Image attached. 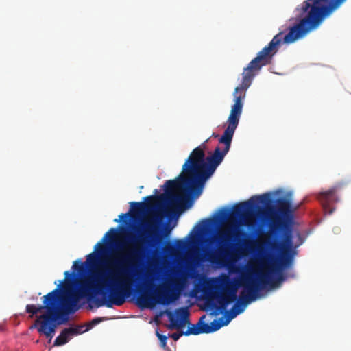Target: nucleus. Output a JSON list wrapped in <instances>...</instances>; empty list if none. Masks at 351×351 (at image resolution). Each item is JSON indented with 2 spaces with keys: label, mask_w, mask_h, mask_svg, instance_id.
Here are the masks:
<instances>
[{
  "label": "nucleus",
  "mask_w": 351,
  "mask_h": 351,
  "mask_svg": "<svg viewBox=\"0 0 351 351\" xmlns=\"http://www.w3.org/2000/svg\"><path fill=\"white\" fill-rule=\"evenodd\" d=\"M293 221L291 201L285 197L275 201L271 194L264 193L243 201V226L255 234L269 228L252 245L253 278L247 281L243 273V312L257 299L259 291L284 280L283 270L291 265L295 254Z\"/></svg>",
  "instance_id": "1"
},
{
  "label": "nucleus",
  "mask_w": 351,
  "mask_h": 351,
  "mask_svg": "<svg viewBox=\"0 0 351 351\" xmlns=\"http://www.w3.org/2000/svg\"><path fill=\"white\" fill-rule=\"evenodd\" d=\"M241 110V96H237L228 119V126L219 141L224 147L217 146L213 153L206 158V139L195 148L182 165V173L176 180H167L164 184L165 191L169 203L179 205L189 197H198L202 193L204 185L222 162L228 152L232 136L239 123V114Z\"/></svg>",
  "instance_id": "2"
},
{
  "label": "nucleus",
  "mask_w": 351,
  "mask_h": 351,
  "mask_svg": "<svg viewBox=\"0 0 351 351\" xmlns=\"http://www.w3.org/2000/svg\"><path fill=\"white\" fill-rule=\"evenodd\" d=\"M160 218L153 215L143 223L144 229L139 237L132 241V247L128 250L120 260L115 261L116 269L99 271L93 276L90 289L100 293L103 299L97 300V306H106L108 308L113 305L121 306L131 293L134 276L131 275L130 269L136 268L142 263L147 255L146 247H154L161 241L159 224Z\"/></svg>",
  "instance_id": "3"
},
{
  "label": "nucleus",
  "mask_w": 351,
  "mask_h": 351,
  "mask_svg": "<svg viewBox=\"0 0 351 351\" xmlns=\"http://www.w3.org/2000/svg\"><path fill=\"white\" fill-rule=\"evenodd\" d=\"M213 221L217 227L213 237L216 247L208 254V261L225 267L241 260V202L220 208Z\"/></svg>",
  "instance_id": "4"
},
{
  "label": "nucleus",
  "mask_w": 351,
  "mask_h": 351,
  "mask_svg": "<svg viewBox=\"0 0 351 351\" xmlns=\"http://www.w3.org/2000/svg\"><path fill=\"white\" fill-rule=\"evenodd\" d=\"M234 281L228 276H223L218 286L204 287L203 293L206 296V307L213 310L212 315H218L225 313L226 321L221 322L223 326L228 324L231 319L241 313V292L237 295V289L241 288V263L235 268Z\"/></svg>",
  "instance_id": "5"
},
{
  "label": "nucleus",
  "mask_w": 351,
  "mask_h": 351,
  "mask_svg": "<svg viewBox=\"0 0 351 351\" xmlns=\"http://www.w3.org/2000/svg\"><path fill=\"white\" fill-rule=\"evenodd\" d=\"M60 285L43 298V306L27 304L26 312L29 318L46 309L47 313L37 316L34 323L29 329L36 328L38 332L44 335L49 341L53 337L58 325L64 324L69 320V314L72 313L71 306L76 299L71 298L68 304H60Z\"/></svg>",
  "instance_id": "6"
},
{
  "label": "nucleus",
  "mask_w": 351,
  "mask_h": 351,
  "mask_svg": "<svg viewBox=\"0 0 351 351\" xmlns=\"http://www.w3.org/2000/svg\"><path fill=\"white\" fill-rule=\"evenodd\" d=\"M173 274L176 277L170 278L168 284L152 291L154 287L153 284L154 278L151 271H148L143 288L138 289L139 295L137 299L138 304L143 307H151L155 304L168 305L175 302L179 295L178 293L170 288V285L176 289H180L182 287L185 278L180 276L178 271L173 272Z\"/></svg>",
  "instance_id": "7"
},
{
  "label": "nucleus",
  "mask_w": 351,
  "mask_h": 351,
  "mask_svg": "<svg viewBox=\"0 0 351 351\" xmlns=\"http://www.w3.org/2000/svg\"><path fill=\"white\" fill-rule=\"evenodd\" d=\"M170 324L168 328L171 330L181 329L185 325H188V329L184 332V335H197L202 333H210L220 329L223 324L217 319L213 320L210 324L205 323L206 315H202L196 324H191L189 322V311L187 308H180L176 311V314L171 311H167Z\"/></svg>",
  "instance_id": "8"
},
{
  "label": "nucleus",
  "mask_w": 351,
  "mask_h": 351,
  "mask_svg": "<svg viewBox=\"0 0 351 351\" xmlns=\"http://www.w3.org/2000/svg\"><path fill=\"white\" fill-rule=\"evenodd\" d=\"M64 274L65 278L59 284L60 285V304H68L73 298L76 299V301L71 307L72 313H74L79 308V306H77L79 299L81 298L82 295H84L87 291L90 289L91 283L81 284L78 291H75L73 290V273H71L69 271H66Z\"/></svg>",
  "instance_id": "9"
},
{
  "label": "nucleus",
  "mask_w": 351,
  "mask_h": 351,
  "mask_svg": "<svg viewBox=\"0 0 351 351\" xmlns=\"http://www.w3.org/2000/svg\"><path fill=\"white\" fill-rule=\"evenodd\" d=\"M117 235V230L112 228L104 234L101 240L95 245V252L88 254L86 257V263L90 267L96 266L99 261L105 256L108 252V247L104 243L108 240H113Z\"/></svg>",
  "instance_id": "10"
},
{
  "label": "nucleus",
  "mask_w": 351,
  "mask_h": 351,
  "mask_svg": "<svg viewBox=\"0 0 351 351\" xmlns=\"http://www.w3.org/2000/svg\"><path fill=\"white\" fill-rule=\"evenodd\" d=\"M340 187V185H336L330 189L321 192L318 194L317 199L322 203L323 208L326 213L331 214L333 212L334 208H332V204L338 202L337 192Z\"/></svg>",
  "instance_id": "11"
},
{
  "label": "nucleus",
  "mask_w": 351,
  "mask_h": 351,
  "mask_svg": "<svg viewBox=\"0 0 351 351\" xmlns=\"http://www.w3.org/2000/svg\"><path fill=\"white\" fill-rule=\"evenodd\" d=\"M84 326L77 325L75 327H69L62 330L60 334L56 338L53 346H60L64 345L69 340L70 336L77 335L82 333Z\"/></svg>",
  "instance_id": "12"
},
{
  "label": "nucleus",
  "mask_w": 351,
  "mask_h": 351,
  "mask_svg": "<svg viewBox=\"0 0 351 351\" xmlns=\"http://www.w3.org/2000/svg\"><path fill=\"white\" fill-rule=\"evenodd\" d=\"M346 0H319V17H328Z\"/></svg>",
  "instance_id": "13"
},
{
  "label": "nucleus",
  "mask_w": 351,
  "mask_h": 351,
  "mask_svg": "<svg viewBox=\"0 0 351 351\" xmlns=\"http://www.w3.org/2000/svg\"><path fill=\"white\" fill-rule=\"evenodd\" d=\"M147 202H130V211L134 215H139L145 210H151L154 209V202L156 197L153 195L147 196L144 198Z\"/></svg>",
  "instance_id": "14"
},
{
  "label": "nucleus",
  "mask_w": 351,
  "mask_h": 351,
  "mask_svg": "<svg viewBox=\"0 0 351 351\" xmlns=\"http://www.w3.org/2000/svg\"><path fill=\"white\" fill-rule=\"evenodd\" d=\"M108 318L107 317H96V318H94L89 324L87 326V328L85 329V330H83L82 329V333L88 330L90 328H91L93 326L99 324L100 322H103V321H105V320H107Z\"/></svg>",
  "instance_id": "15"
},
{
  "label": "nucleus",
  "mask_w": 351,
  "mask_h": 351,
  "mask_svg": "<svg viewBox=\"0 0 351 351\" xmlns=\"http://www.w3.org/2000/svg\"><path fill=\"white\" fill-rule=\"evenodd\" d=\"M72 268L79 273H82L85 269V263L80 262V261H75L73 263Z\"/></svg>",
  "instance_id": "16"
},
{
  "label": "nucleus",
  "mask_w": 351,
  "mask_h": 351,
  "mask_svg": "<svg viewBox=\"0 0 351 351\" xmlns=\"http://www.w3.org/2000/svg\"><path fill=\"white\" fill-rule=\"evenodd\" d=\"M156 336L160 341L161 346L164 348H166L167 337L165 335L159 333L158 330H156Z\"/></svg>",
  "instance_id": "17"
},
{
  "label": "nucleus",
  "mask_w": 351,
  "mask_h": 351,
  "mask_svg": "<svg viewBox=\"0 0 351 351\" xmlns=\"http://www.w3.org/2000/svg\"><path fill=\"white\" fill-rule=\"evenodd\" d=\"M184 331H181L180 332H175V333H173L171 335V337L174 340V341H178L180 337L182 335H184Z\"/></svg>",
  "instance_id": "18"
},
{
  "label": "nucleus",
  "mask_w": 351,
  "mask_h": 351,
  "mask_svg": "<svg viewBox=\"0 0 351 351\" xmlns=\"http://www.w3.org/2000/svg\"><path fill=\"white\" fill-rule=\"evenodd\" d=\"M129 215H130V213H125V214L122 213V214H121V215L119 216V219H114V221L115 222H119L121 220H124V218L128 217L129 216Z\"/></svg>",
  "instance_id": "19"
},
{
  "label": "nucleus",
  "mask_w": 351,
  "mask_h": 351,
  "mask_svg": "<svg viewBox=\"0 0 351 351\" xmlns=\"http://www.w3.org/2000/svg\"><path fill=\"white\" fill-rule=\"evenodd\" d=\"M177 244L179 247H181V246L182 247L184 245V243L181 240H178Z\"/></svg>",
  "instance_id": "20"
},
{
  "label": "nucleus",
  "mask_w": 351,
  "mask_h": 351,
  "mask_svg": "<svg viewBox=\"0 0 351 351\" xmlns=\"http://www.w3.org/2000/svg\"><path fill=\"white\" fill-rule=\"evenodd\" d=\"M209 222H210V219H205L202 221V223H204V226H207Z\"/></svg>",
  "instance_id": "21"
},
{
  "label": "nucleus",
  "mask_w": 351,
  "mask_h": 351,
  "mask_svg": "<svg viewBox=\"0 0 351 351\" xmlns=\"http://www.w3.org/2000/svg\"><path fill=\"white\" fill-rule=\"evenodd\" d=\"M241 90V87L237 86V87L235 88V93H238V92H239Z\"/></svg>",
  "instance_id": "22"
},
{
  "label": "nucleus",
  "mask_w": 351,
  "mask_h": 351,
  "mask_svg": "<svg viewBox=\"0 0 351 351\" xmlns=\"http://www.w3.org/2000/svg\"><path fill=\"white\" fill-rule=\"evenodd\" d=\"M165 250H168V251H169V250H173V247H171H171H165Z\"/></svg>",
  "instance_id": "23"
},
{
  "label": "nucleus",
  "mask_w": 351,
  "mask_h": 351,
  "mask_svg": "<svg viewBox=\"0 0 351 351\" xmlns=\"http://www.w3.org/2000/svg\"><path fill=\"white\" fill-rule=\"evenodd\" d=\"M242 235H243V243H244V237L245 236V233L244 232L243 230Z\"/></svg>",
  "instance_id": "24"
},
{
  "label": "nucleus",
  "mask_w": 351,
  "mask_h": 351,
  "mask_svg": "<svg viewBox=\"0 0 351 351\" xmlns=\"http://www.w3.org/2000/svg\"><path fill=\"white\" fill-rule=\"evenodd\" d=\"M212 136H214V137H217L218 135L215 134V133L213 134Z\"/></svg>",
  "instance_id": "25"
},
{
  "label": "nucleus",
  "mask_w": 351,
  "mask_h": 351,
  "mask_svg": "<svg viewBox=\"0 0 351 351\" xmlns=\"http://www.w3.org/2000/svg\"><path fill=\"white\" fill-rule=\"evenodd\" d=\"M157 253H158L157 250H155V251L154 252V254H156Z\"/></svg>",
  "instance_id": "26"
},
{
  "label": "nucleus",
  "mask_w": 351,
  "mask_h": 351,
  "mask_svg": "<svg viewBox=\"0 0 351 351\" xmlns=\"http://www.w3.org/2000/svg\"><path fill=\"white\" fill-rule=\"evenodd\" d=\"M222 320H223V318H221V320H218V321L223 322Z\"/></svg>",
  "instance_id": "27"
},
{
  "label": "nucleus",
  "mask_w": 351,
  "mask_h": 351,
  "mask_svg": "<svg viewBox=\"0 0 351 351\" xmlns=\"http://www.w3.org/2000/svg\"><path fill=\"white\" fill-rule=\"evenodd\" d=\"M242 256H243V257L244 256V253H243V252Z\"/></svg>",
  "instance_id": "28"
}]
</instances>
